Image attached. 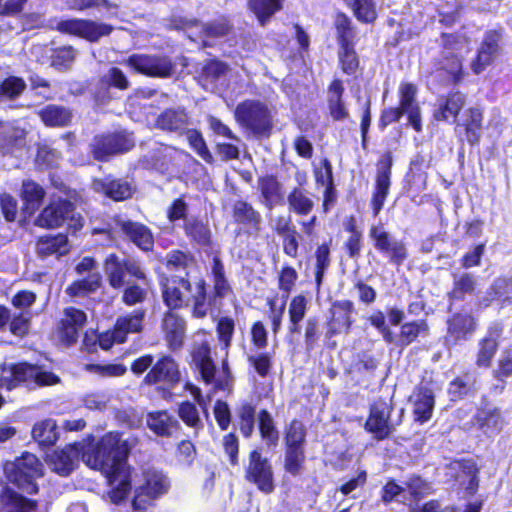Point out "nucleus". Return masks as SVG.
<instances>
[{
  "label": "nucleus",
  "instance_id": "obj_55",
  "mask_svg": "<svg viewBox=\"0 0 512 512\" xmlns=\"http://www.w3.org/2000/svg\"><path fill=\"white\" fill-rule=\"evenodd\" d=\"M334 26L337 32V40L339 45L352 43L354 38V30L352 21L346 14L338 12L334 19Z\"/></svg>",
  "mask_w": 512,
  "mask_h": 512
},
{
  "label": "nucleus",
  "instance_id": "obj_54",
  "mask_svg": "<svg viewBox=\"0 0 512 512\" xmlns=\"http://www.w3.org/2000/svg\"><path fill=\"white\" fill-rule=\"evenodd\" d=\"M69 8L72 10L84 11L88 9L106 10L109 15L116 14L118 5L109 0H71Z\"/></svg>",
  "mask_w": 512,
  "mask_h": 512
},
{
  "label": "nucleus",
  "instance_id": "obj_21",
  "mask_svg": "<svg viewBox=\"0 0 512 512\" xmlns=\"http://www.w3.org/2000/svg\"><path fill=\"white\" fill-rule=\"evenodd\" d=\"M476 327L474 318L467 313L455 314L447 322L445 344L450 348L461 341L467 340Z\"/></svg>",
  "mask_w": 512,
  "mask_h": 512
},
{
  "label": "nucleus",
  "instance_id": "obj_9",
  "mask_svg": "<svg viewBox=\"0 0 512 512\" xmlns=\"http://www.w3.org/2000/svg\"><path fill=\"white\" fill-rule=\"evenodd\" d=\"M369 237L373 241L374 248L387 257L393 265L400 266L408 258L405 242L392 236L382 225L371 226Z\"/></svg>",
  "mask_w": 512,
  "mask_h": 512
},
{
  "label": "nucleus",
  "instance_id": "obj_58",
  "mask_svg": "<svg viewBox=\"0 0 512 512\" xmlns=\"http://www.w3.org/2000/svg\"><path fill=\"white\" fill-rule=\"evenodd\" d=\"M306 439V429L304 424L299 420H293L288 426L285 433L286 447L303 448Z\"/></svg>",
  "mask_w": 512,
  "mask_h": 512
},
{
  "label": "nucleus",
  "instance_id": "obj_8",
  "mask_svg": "<svg viewBox=\"0 0 512 512\" xmlns=\"http://www.w3.org/2000/svg\"><path fill=\"white\" fill-rule=\"evenodd\" d=\"M245 479L265 494H270L275 489L272 465L269 459L264 457L259 450H253L249 453L245 467Z\"/></svg>",
  "mask_w": 512,
  "mask_h": 512
},
{
  "label": "nucleus",
  "instance_id": "obj_33",
  "mask_svg": "<svg viewBox=\"0 0 512 512\" xmlns=\"http://www.w3.org/2000/svg\"><path fill=\"white\" fill-rule=\"evenodd\" d=\"M38 115L49 127H66L71 124L73 118L71 109L56 104L46 105L38 112Z\"/></svg>",
  "mask_w": 512,
  "mask_h": 512
},
{
  "label": "nucleus",
  "instance_id": "obj_60",
  "mask_svg": "<svg viewBox=\"0 0 512 512\" xmlns=\"http://www.w3.org/2000/svg\"><path fill=\"white\" fill-rule=\"evenodd\" d=\"M77 52L72 46H65L54 50L51 56V65L58 70H67L76 58Z\"/></svg>",
  "mask_w": 512,
  "mask_h": 512
},
{
  "label": "nucleus",
  "instance_id": "obj_4",
  "mask_svg": "<svg viewBox=\"0 0 512 512\" xmlns=\"http://www.w3.org/2000/svg\"><path fill=\"white\" fill-rule=\"evenodd\" d=\"M4 473L9 482L28 494L36 493L38 487L35 479L43 475V466L31 453H24L14 461L4 464Z\"/></svg>",
  "mask_w": 512,
  "mask_h": 512
},
{
  "label": "nucleus",
  "instance_id": "obj_51",
  "mask_svg": "<svg viewBox=\"0 0 512 512\" xmlns=\"http://www.w3.org/2000/svg\"><path fill=\"white\" fill-rule=\"evenodd\" d=\"M429 328L425 320H418L405 323L401 326L398 336L401 346H408L413 343L420 334H428Z\"/></svg>",
  "mask_w": 512,
  "mask_h": 512
},
{
  "label": "nucleus",
  "instance_id": "obj_45",
  "mask_svg": "<svg viewBox=\"0 0 512 512\" xmlns=\"http://www.w3.org/2000/svg\"><path fill=\"white\" fill-rule=\"evenodd\" d=\"M186 236L199 245H208L211 240V231L207 224L197 217L191 216L183 224Z\"/></svg>",
  "mask_w": 512,
  "mask_h": 512
},
{
  "label": "nucleus",
  "instance_id": "obj_31",
  "mask_svg": "<svg viewBox=\"0 0 512 512\" xmlns=\"http://www.w3.org/2000/svg\"><path fill=\"white\" fill-rule=\"evenodd\" d=\"M157 128L169 132L181 133L188 126V115L184 108H169L156 119Z\"/></svg>",
  "mask_w": 512,
  "mask_h": 512
},
{
  "label": "nucleus",
  "instance_id": "obj_46",
  "mask_svg": "<svg viewBox=\"0 0 512 512\" xmlns=\"http://www.w3.org/2000/svg\"><path fill=\"white\" fill-rule=\"evenodd\" d=\"M289 210L298 215H308L314 208V201L310 193L301 188L295 187L287 197Z\"/></svg>",
  "mask_w": 512,
  "mask_h": 512
},
{
  "label": "nucleus",
  "instance_id": "obj_63",
  "mask_svg": "<svg viewBox=\"0 0 512 512\" xmlns=\"http://www.w3.org/2000/svg\"><path fill=\"white\" fill-rule=\"evenodd\" d=\"M127 286L123 291L122 300L128 306H134L144 302L147 297V290L136 283L126 282Z\"/></svg>",
  "mask_w": 512,
  "mask_h": 512
},
{
  "label": "nucleus",
  "instance_id": "obj_17",
  "mask_svg": "<svg viewBox=\"0 0 512 512\" xmlns=\"http://www.w3.org/2000/svg\"><path fill=\"white\" fill-rule=\"evenodd\" d=\"M502 34L498 30H489L485 33L477 52L476 59L471 68L475 74H480L500 54Z\"/></svg>",
  "mask_w": 512,
  "mask_h": 512
},
{
  "label": "nucleus",
  "instance_id": "obj_34",
  "mask_svg": "<svg viewBox=\"0 0 512 512\" xmlns=\"http://www.w3.org/2000/svg\"><path fill=\"white\" fill-rule=\"evenodd\" d=\"M94 187L97 191H103L115 201H123L130 198L135 191L133 183L126 179H114L108 182L96 181Z\"/></svg>",
  "mask_w": 512,
  "mask_h": 512
},
{
  "label": "nucleus",
  "instance_id": "obj_22",
  "mask_svg": "<svg viewBox=\"0 0 512 512\" xmlns=\"http://www.w3.org/2000/svg\"><path fill=\"white\" fill-rule=\"evenodd\" d=\"M73 204L68 200L51 202L35 219V225L42 228H56L61 226L72 213Z\"/></svg>",
  "mask_w": 512,
  "mask_h": 512
},
{
  "label": "nucleus",
  "instance_id": "obj_14",
  "mask_svg": "<svg viewBox=\"0 0 512 512\" xmlns=\"http://www.w3.org/2000/svg\"><path fill=\"white\" fill-rule=\"evenodd\" d=\"M97 262L92 257H84L76 265L75 271L79 275L88 273L87 277L82 280L74 281L66 288V293L71 297H80L95 292L102 283V276L98 271Z\"/></svg>",
  "mask_w": 512,
  "mask_h": 512
},
{
  "label": "nucleus",
  "instance_id": "obj_24",
  "mask_svg": "<svg viewBox=\"0 0 512 512\" xmlns=\"http://www.w3.org/2000/svg\"><path fill=\"white\" fill-rule=\"evenodd\" d=\"M400 105L399 108L407 115L410 125L417 131L421 132V112L416 102L417 88L414 84L404 83L399 88Z\"/></svg>",
  "mask_w": 512,
  "mask_h": 512
},
{
  "label": "nucleus",
  "instance_id": "obj_3",
  "mask_svg": "<svg viewBox=\"0 0 512 512\" xmlns=\"http://www.w3.org/2000/svg\"><path fill=\"white\" fill-rule=\"evenodd\" d=\"M59 382L60 378L56 374L26 362L18 364L4 363L0 367V387H5L8 390L20 383L25 384L29 389H36L37 387L55 385Z\"/></svg>",
  "mask_w": 512,
  "mask_h": 512
},
{
  "label": "nucleus",
  "instance_id": "obj_48",
  "mask_svg": "<svg viewBox=\"0 0 512 512\" xmlns=\"http://www.w3.org/2000/svg\"><path fill=\"white\" fill-rule=\"evenodd\" d=\"M235 413L241 433L249 438L255 427L256 407L249 402H242L236 407Z\"/></svg>",
  "mask_w": 512,
  "mask_h": 512
},
{
  "label": "nucleus",
  "instance_id": "obj_50",
  "mask_svg": "<svg viewBox=\"0 0 512 512\" xmlns=\"http://www.w3.org/2000/svg\"><path fill=\"white\" fill-rule=\"evenodd\" d=\"M32 436L42 445H53L58 438L55 421L46 419L36 423L32 429Z\"/></svg>",
  "mask_w": 512,
  "mask_h": 512
},
{
  "label": "nucleus",
  "instance_id": "obj_61",
  "mask_svg": "<svg viewBox=\"0 0 512 512\" xmlns=\"http://www.w3.org/2000/svg\"><path fill=\"white\" fill-rule=\"evenodd\" d=\"M469 119L464 124L466 130V138L470 144H475L480 138V128L482 122V113L479 109L471 108L468 110Z\"/></svg>",
  "mask_w": 512,
  "mask_h": 512
},
{
  "label": "nucleus",
  "instance_id": "obj_37",
  "mask_svg": "<svg viewBox=\"0 0 512 512\" xmlns=\"http://www.w3.org/2000/svg\"><path fill=\"white\" fill-rule=\"evenodd\" d=\"M144 483L140 487L150 498H157L167 493L170 482L161 472L153 468L144 471Z\"/></svg>",
  "mask_w": 512,
  "mask_h": 512
},
{
  "label": "nucleus",
  "instance_id": "obj_53",
  "mask_svg": "<svg viewBox=\"0 0 512 512\" xmlns=\"http://www.w3.org/2000/svg\"><path fill=\"white\" fill-rule=\"evenodd\" d=\"M25 88L26 83L22 78L9 76L0 83V102L16 99Z\"/></svg>",
  "mask_w": 512,
  "mask_h": 512
},
{
  "label": "nucleus",
  "instance_id": "obj_1",
  "mask_svg": "<svg viewBox=\"0 0 512 512\" xmlns=\"http://www.w3.org/2000/svg\"><path fill=\"white\" fill-rule=\"evenodd\" d=\"M130 445L118 434L104 437L97 447L83 443L67 445L48 455L49 467L61 476L69 475L81 460L90 468L100 470L114 486L111 498L121 500L130 489L126 472V460Z\"/></svg>",
  "mask_w": 512,
  "mask_h": 512
},
{
  "label": "nucleus",
  "instance_id": "obj_36",
  "mask_svg": "<svg viewBox=\"0 0 512 512\" xmlns=\"http://www.w3.org/2000/svg\"><path fill=\"white\" fill-rule=\"evenodd\" d=\"M466 97L459 91L451 92L445 99L439 100L438 109L434 112V118L438 121L456 118L465 105Z\"/></svg>",
  "mask_w": 512,
  "mask_h": 512
},
{
  "label": "nucleus",
  "instance_id": "obj_32",
  "mask_svg": "<svg viewBox=\"0 0 512 512\" xmlns=\"http://www.w3.org/2000/svg\"><path fill=\"white\" fill-rule=\"evenodd\" d=\"M193 361L199 369L202 379L210 384L215 379V364L211 358V349L207 342H202L194 347Z\"/></svg>",
  "mask_w": 512,
  "mask_h": 512
},
{
  "label": "nucleus",
  "instance_id": "obj_19",
  "mask_svg": "<svg viewBox=\"0 0 512 512\" xmlns=\"http://www.w3.org/2000/svg\"><path fill=\"white\" fill-rule=\"evenodd\" d=\"M115 226L122 232L123 236L144 251L153 247L154 238L151 230L144 224L130 219L117 217Z\"/></svg>",
  "mask_w": 512,
  "mask_h": 512
},
{
  "label": "nucleus",
  "instance_id": "obj_35",
  "mask_svg": "<svg viewBox=\"0 0 512 512\" xmlns=\"http://www.w3.org/2000/svg\"><path fill=\"white\" fill-rule=\"evenodd\" d=\"M499 337L500 330L495 328L494 330H489L487 336L479 341L475 362L477 367L488 368L491 365L492 359L498 349Z\"/></svg>",
  "mask_w": 512,
  "mask_h": 512
},
{
  "label": "nucleus",
  "instance_id": "obj_15",
  "mask_svg": "<svg viewBox=\"0 0 512 512\" xmlns=\"http://www.w3.org/2000/svg\"><path fill=\"white\" fill-rule=\"evenodd\" d=\"M393 158L391 152H387L377 163L376 184L371 205L374 215L377 216L384 206L391 185V168Z\"/></svg>",
  "mask_w": 512,
  "mask_h": 512
},
{
  "label": "nucleus",
  "instance_id": "obj_44",
  "mask_svg": "<svg viewBox=\"0 0 512 512\" xmlns=\"http://www.w3.org/2000/svg\"><path fill=\"white\" fill-rule=\"evenodd\" d=\"M476 277L468 272H456L453 274V288L449 292L452 300H463L465 295H472L476 289Z\"/></svg>",
  "mask_w": 512,
  "mask_h": 512
},
{
  "label": "nucleus",
  "instance_id": "obj_28",
  "mask_svg": "<svg viewBox=\"0 0 512 512\" xmlns=\"http://www.w3.org/2000/svg\"><path fill=\"white\" fill-rule=\"evenodd\" d=\"M183 155L184 152L179 149L168 145H160L151 150L145 158L155 170L166 173L177 165V160Z\"/></svg>",
  "mask_w": 512,
  "mask_h": 512
},
{
  "label": "nucleus",
  "instance_id": "obj_47",
  "mask_svg": "<svg viewBox=\"0 0 512 512\" xmlns=\"http://www.w3.org/2000/svg\"><path fill=\"white\" fill-rule=\"evenodd\" d=\"M250 10L256 15L261 26L282 8V0H249Z\"/></svg>",
  "mask_w": 512,
  "mask_h": 512
},
{
  "label": "nucleus",
  "instance_id": "obj_52",
  "mask_svg": "<svg viewBox=\"0 0 512 512\" xmlns=\"http://www.w3.org/2000/svg\"><path fill=\"white\" fill-rule=\"evenodd\" d=\"M178 416L187 426L194 429L195 435L204 427L196 405L189 401H184L179 405Z\"/></svg>",
  "mask_w": 512,
  "mask_h": 512
},
{
  "label": "nucleus",
  "instance_id": "obj_27",
  "mask_svg": "<svg viewBox=\"0 0 512 512\" xmlns=\"http://www.w3.org/2000/svg\"><path fill=\"white\" fill-rule=\"evenodd\" d=\"M354 311V304L349 300L334 303L332 319L328 325L327 336L332 337L341 333H349L352 325L351 314Z\"/></svg>",
  "mask_w": 512,
  "mask_h": 512
},
{
  "label": "nucleus",
  "instance_id": "obj_20",
  "mask_svg": "<svg viewBox=\"0 0 512 512\" xmlns=\"http://www.w3.org/2000/svg\"><path fill=\"white\" fill-rule=\"evenodd\" d=\"M181 379V374L175 360L170 356H162L145 376V383L152 385L164 382L170 386Z\"/></svg>",
  "mask_w": 512,
  "mask_h": 512
},
{
  "label": "nucleus",
  "instance_id": "obj_6",
  "mask_svg": "<svg viewBox=\"0 0 512 512\" xmlns=\"http://www.w3.org/2000/svg\"><path fill=\"white\" fill-rule=\"evenodd\" d=\"M392 411V405L384 400H378L371 405L364 428L373 435L374 439L378 441L388 439L401 423V417L396 422L391 419Z\"/></svg>",
  "mask_w": 512,
  "mask_h": 512
},
{
  "label": "nucleus",
  "instance_id": "obj_7",
  "mask_svg": "<svg viewBox=\"0 0 512 512\" xmlns=\"http://www.w3.org/2000/svg\"><path fill=\"white\" fill-rule=\"evenodd\" d=\"M103 269L109 285L114 289H120L126 284V274L140 280L146 278L138 261L129 257L121 258L114 253L106 257Z\"/></svg>",
  "mask_w": 512,
  "mask_h": 512
},
{
  "label": "nucleus",
  "instance_id": "obj_42",
  "mask_svg": "<svg viewBox=\"0 0 512 512\" xmlns=\"http://www.w3.org/2000/svg\"><path fill=\"white\" fill-rule=\"evenodd\" d=\"M477 391V375L467 372L453 380L448 389L451 400L456 401Z\"/></svg>",
  "mask_w": 512,
  "mask_h": 512
},
{
  "label": "nucleus",
  "instance_id": "obj_64",
  "mask_svg": "<svg viewBox=\"0 0 512 512\" xmlns=\"http://www.w3.org/2000/svg\"><path fill=\"white\" fill-rule=\"evenodd\" d=\"M61 159V152L50 145H41L38 148L36 162L46 167L57 166Z\"/></svg>",
  "mask_w": 512,
  "mask_h": 512
},
{
  "label": "nucleus",
  "instance_id": "obj_38",
  "mask_svg": "<svg viewBox=\"0 0 512 512\" xmlns=\"http://www.w3.org/2000/svg\"><path fill=\"white\" fill-rule=\"evenodd\" d=\"M233 218L238 224L255 232L260 229L261 215L246 201L238 200L233 204Z\"/></svg>",
  "mask_w": 512,
  "mask_h": 512
},
{
  "label": "nucleus",
  "instance_id": "obj_25",
  "mask_svg": "<svg viewBox=\"0 0 512 512\" xmlns=\"http://www.w3.org/2000/svg\"><path fill=\"white\" fill-rule=\"evenodd\" d=\"M26 144V131L11 122L0 121V152L14 154Z\"/></svg>",
  "mask_w": 512,
  "mask_h": 512
},
{
  "label": "nucleus",
  "instance_id": "obj_2",
  "mask_svg": "<svg viewBox=\"0 0 512 512\" xmlns=\"http://www.w3.org/2000/svg\"><path fill=\"white\" fill-rule=\"evenodd\" d=\"M162 298L169 310H180L192 305L194 318H204L208 312L206 283L203 279L192 281L187 274H170L160 280Z\"/></svg>",
  "mask_w": 512,
  "mask_h": 512
},
{
  "label": "nucleus",
  "instance_id": "obj_59",
  "mask_svg": "<svg viewBox=\"0 0 512 512\" xmlns=\"http://www.w3.org/2000/svg\"><path fill=\"white\" fill-rule=\"evenodd\" d=\"M352 9L360 22L373 23L377 18L376 5L373 0H355Z\"/></svg>",
  "mask_w": 512,
  "mask_h": 512
},
{
  "label": "nucleus",
  "instance_id": "obj_18",
  "mask_svg": "<svg viewBox=\"0 0 512 512\" xmlns=\"http://www.w3.org/2000/svg\"><path fill=\"white\" fill-rule=\"evenodd\" d=\"M161 329L167 345L171 350L175 351L182 348L187 329V323L184 317L173 310L166 311L162 317Z\"/></svg>",
  "mask_w": 512,
  "mask_h": 512
},
{
  "label": "nucleus",
  "instance_id": "obj_5",
  "mask_svg": "<svg viewBox=\"0 0 512 512\" xmlns=\"http://www.w3.org/2000/svg\"><path fill=\"white\" fill-rule=\"evenodd\" d=\"M236 121L257 136H268L272 128L270 111L260 101L246 100L237 105Z\"/></svg>",
  "mask_w": 512,
  "mask_h": 512
},
{
  "label": "nucleus",
  "instance_id": "obj_10",
  "mask_svg": "<svg viewBox=\"0 0 512 512\" xmlns=\"http://www.w3.org/2000/svg\"><path fill=\"white\" fill-rule=\"evenodd\" d=\"M134 141L123 133L98 134L93 137L89 147L94 159L107 161L110 157L132 149Z\"/></svg>",
  "mask_w": 512,
  "mask_h": 512
},
{
  "label": "nucleus",
  "instance_id": "obj_40",
  "mask_svg": "<svg viewBox=\"0 0 512 512\" xmlns=\"http://www.w3.org/2000/svg\"><path fill=\"white\" fill-rule=\"evenodd\" d=\"M259 188L268 209H273L284 201L282 185L274 176H266L259 180Z\"/></svg>",
  "mask_w": 512,
  "mask_h": 512
},
{
  "label": "nucleus",
  "instance_id": "obj_13",
  "mask_svg": "<svg viewBox=\"0 0 512 512\" xmlns=\"http://www.w3.org/2000/svg\"><path fill=\"white\" fill-rule=\"evenodd\" d=\"M130 82L124 72L118 67H111L104 72L94 86L93 98L98 105H106L114 99L112 88L120 91L127 90Z\"/></svg>",
  "mask_w": 512,
  "mask_h": 512
},
{
  "label": "nucleus",
  "instance_id": "obj_49",
  "mask_svg": "<svg viewBox=\"0 0 512 512\" xmlns=\"http://www.w3.org/2000/svg\"><path fill=\"white\" fill-rule=\"evenodd\" d=\"M258 418L262 440L268 448L276 447L279 442V432L275 427L272 415L267 410H261Z\"/></svg>",
  "mask_w": 512,
  "mask_h": 512
},
{
  "label": "nucleus",
  "instance_id": "obj_41",
  "mask_svg": "<svg viewBox=\"0 0 512 512\" xmlns=\"http://www.w3.org/2000/svg\"><path fill=\"white\" fill-rule=\"evenodd\" d=\"M45 196L42 186L32 180H24L22 183L21 197L24 202V211L32 215L41 205Z\"/></svg>",
  "mask_w": 512,
  "mask_h": 512
},
{
  "label": "nucleus",
  "instance_id": "obj_23",
  "mask_svg": "<svg viewBox=\"0 0 512 512\" xmlns=\"http://www.w3.org/2000/svg\"><path fill=\"white\" fill-rule=\"evenodd\" d=\"M436 386L433 382L422 381L416 389L414 414L420 422L428 421L434 409Z\"/></svg>",
  "mask_w": 512,
  "mask_h": 512
},
{
  "label": "nucleus",
  "instance_id": "obj_29",
  "mask_svg": "<svg viewBox=\"0 0 512 512\" xmlns=\"http://www.w3.org/2000/svg\"><path fill=\"white\" fill-rule=\"evenodd\" d=\"M344 86L341 80L335 79L327 90V106L329 115L334 121H343L349 117V112L343 101Z\"/></svg>",
  "mask_w": 512,
  "mask_h": 512
},
{
  "label": "nucleus",
  "instance_id": "obj_43",
  "mask_svg": "<svg viewBox=\"0 0 512 512\" xmlns=\"http://www.w3.org/2000/svg\"><path fill=\"white\" fill-rule=\"evenodd\" d=\"M167 268L171 274H187L192 277V270L196 267V262L191 254L176 250L167 254Z\"/></svg>",
  "mask_w": 512,
  "mask_h": 512
},
{
  "label": "nucleus",
  "instance_id": "obj_57",
  "mask_svg": "<svg viewBox=\"0 0 512 512\" xmlns=\"http://www.w3.org/2000/svg\"><path fill=\"white\" fill-rule=\"evenodd\" d=\"M338 56L342 71L348 75L353 74L359 65L353 44L340 45Z\"/></svg>",
  "mask_w": 512,
  "mask_h": 512
},
{
  "label": "nucleus",
  "instance_id": "obj_30",
  "mask_svg": "<svg viewBox=\"0 0 512 512\" xmlns=\"http://www.w3.org/2000/svg\"><path fill=\"white\" fill-rule=\"evenodd\" d=\"M145 314L146 311L144 309H137L132 314L117 319L113 329V336L118 343H123L128 333L141 331Z\"/></svg>",
  "mask_w": 512,
  "mask_h": 512
},
{
  "label": "nucleus",
  "instance_id": "obj_11",
  "mask_svg": "<svg viewBox=\"0 0 512 512\" xmlns=\"http://www.w3.org/2000/svg\"><path fill=\"white\" fill-rule=\"evenodd\" d=\"M126 63L136 72L149 77L168 78L175 71V64L169 57L156 54H133Z\"/></svg>",
  "mask_w": 512,
  "mask_h": 512
},
{
  "label": "nucleus",
  "instance_id": "obj_16",
  "mask_svg": "<svg viewBox=\"0 0 512 512\" xmlns=\"http://www.w3.org/2000/svg\"><path fill=\"white\" fill-rule=\"evenodd\" d=\"M86 322L87 316L84 311L75 307L65 308L59 323L61 341L67 345L75 344L82 334Z\"/></svg>",
  "mask_w": 512,
  "mask_h": 512
},
{
  "label": "nucleus",
  "instance_id": "obj_26",
  "mask_svg": "<svg viewBox=\"0 0 512 512\" xmlns=\"http://www.w3.org/2000/svg\"><path fill=\"white\" fill-rule=\"evenodd\" d=\"M146 425L157 436L170 438L180 429L179 421L166 410L148 413Z\"/></svg>",
  "mask_w": 512,
  "mask_h": 512
},
{
  "label": "nucleus",
  "instance_id": "obj_62",
  "mask_svg": "<svg viewBox=\"0 0 512 512\" xmlns=\"http://www.w3.org/2000/svg\"><path fill=\"white\" fill-rule=\"evenodd\" d=\"M440 65V68L449 74L451 81L454 83L462 79V62L458 56L452 54L450 51H446L443 54Z\"/></svg>",
  "mask_w": 512,
  "mask_h": 512
},
{
  "label": "nucleus",
  "instance_id": "obj_12",
  "mask_svg": "<svg viewBox=\"0 0 512 512\" xmlns=\"http://www.w3.org/2000/svg\"><path fill=\"white\" fill-rule=\"evenodd\" d=\"M56 29L61 33L78 36L90 42H97L113 30L111 25L77 18L57 22Z\"/></svg>",
  "mask_w": 512,
  "mask_h": 512
},
{
  "label": "nucleus",
  "instance_id": "obj_39",
  "mask_svg": "<svg viewBox=\"0 0 512 512\" xmlns=\"http://www.w3.org/2000/svg\"><path fill=\"white\" fill-rule=\"evenodd\" d=\"M69 252L68 238L64 234L45 236L37 242V253L45 258L50 255H65Z\"/></svg>",
  "mask_w": 512,
  "mask_h": 512
},
{
  "label": "nucleus",
  "instance_id": "obj_56",
  "mask_svg": "<svg viewBox=\"0 0 512 512\" xmlns=\"http://www.w3.org/2000/svg\"><path fill=\"white\" fill-rule=\"evenodd\" d=\"M305 461L304 448L286 447L284 468L291 475H298Z\"/></svg>",
  "mask_w": 512,
  "mask_h": 512
}]
</instances>
